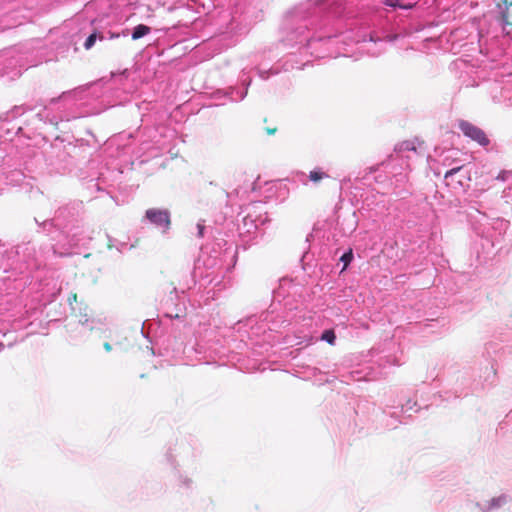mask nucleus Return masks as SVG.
Wrapping results in <instances>:
<instances>
[{
    "label": "nucleus",
    "mask_w": 512,
    "mask_h": 512,
    "mask_svg": "<svg viewBox=\"0 0 512 512\" xmlns=\"http://www.w3.org/2000/svg\"><path fill=\"white\" fill-rule=\"evenodd\" d=\"M263 208L264 206L261 202L250 203L246 206V215L242 219L243 229L246 233H251L266 223L267 216Z\"/></svg>",
    "instance_id": "f257e3e1"
},
{
    "label": "nucleus",
    "mask_w": 512,
    "mask_h": 512,
    "mask_svg": "<svg viewBox=\"0 0 512 512\" xmlns=\"http://www.w3.org/2000/svg\"><path fill=\"white\" fill-rule=\"evenodd\" d=\"M144 219L166 233L171 226V215L168 209L149 208L146 210Z\"/></svg>",
    "instance_id": "f03ea898"
},
{
    "label": "nucleus",
    "mask_w": 512,
    "mask_h": 512,
    "mask_svg": "<svg viewBox=\"0 0 512 512\" xmlns=\"http://www.w3.org/2000/svg\"><path fill=\"white\" fill-rule=\"evenodd\" d=\"M460 131L471 140L477 142L481 146H487L489 144V139L487 138L485 132L479 127L473 125L472 123L461 120L458 124Z\"/></svg>",
    "instance_id": "7ed1b4c3"
},
{
    "label": "nucleus",
    "mask_w": 512,
    "mask_h": 512,
    "mask_svg": "<svg viewBox=\"0 0 512 512\" xmlns=\"http://www.w3.org/2000/svg\"><path fill=\"white\" fill-rule=\"evenodd\" d=\"M469 171L464 166H457L448 170L444 175L446 185L453 188L463 187L466 180H469Z\"/></svg>",
    "instance_id": "20e7f679"
},
{
    "label": "nucleus",
    "mask_w": 512,
    "mask_h": 512,
    "mask_svg": "<svg viewBox=\"0 0 512 512\" xmlns=\"http://www.w3.org/2000/svg\"><path fill=\"white\" fill-rule=\"evenodd\" d=\"M250 70H248L246 67L242 69L241 75H240V81L242 85L244 86V89L240 91L239 89L235 87H230L227 94L230 97L232 101H241L243 100L247 95V89L251 84V78L249 77Z\"/></svg>",
    "instance_id": "39448f33"
},
{
    "label": "nucleus",
    "mask_w": 512,
    "mask_h": 512,
    "mask_svg": "<svg viewBox=\"0 0 512 512\" xmlns=\"http://www.w3.org/2000/svg\"><path fill=\"white\" fill-rule=\"evenodd\" d=\"M510 497L507 494H501L497 497H493L489 502L486 508H482L484 512H490L492 510L498 509L506 505L510 501Z\"/></svg>",
    "instance_id": "423d86ee"
},
{
    "label": "nucleus",
    "mask_w": 512,
    "mask_h": 512,
    "mask_svg": "<svg viewBox=\"0 0 512 512\" xmlns=\"http://www.w3.org/2000/svg\"><path fill=\"white\" fill-rule=\"evenodd\" d=\"M79 323L91 331L100 329V327L103 325L101 319L89 318L87 315H84L82 318H80Z\"/></svg>",
    "instance_id": "0eeeda50"
},
{
    "label": "nucleus",
    "mask_w": 512,
    "mask_h": 512,
    "mask_svg": "<svg viewBox=\"0 0 512 512\" xmlns=\"http://www.w3.org/2000/svg\"><path fill=\"white\" fill-rule=\"evenodd\" d=\"M330 176L328 173H326L322 168H315L314 170L310 171L308 178L311 182L314 184L320 183L324 179H328Z\"/></svg>",
    "instance_id": "6e6552de"
},
{
    "label": "nucleus",
    "mask_w": 512,
    "mask_h": 512,
    "mask_svg": "<svg viewBox=\"0 0 512 512\" xmlns=\"http://www.w3.org/2000/svg\"><path fill=\"white\" fill-rule=\"evenodd\" d=\"M150 27L144 24H139L134 27L131 37L133 40H138L150 33Z\"/></svg>",
    "instance_id": "1a4fd4ad"
},
{
    "label": "nucleus",
    "mask_w": 512,
    "mask_h": 512,
    "mask_svg": "<svg viewBox=\"0 0 512 512\" xmlns=\"http://www.w3.org/2000/svg\"><path fill=\"white\" fill-rule=\"evenodd\" d=\"M23 113L22 107L15 106L10 111L0 114V121H9L21 115Z\"/></svg>",
    "instance_id": "9d476101"
},
{
    "label": "nucleus",
    "mask_w": 512,
    "mask_h": 512,
    "mask_svg": "<svg viewBox=\"0 0 512 512\" xmlns=\"http://www.w3.org/2000/svg\"><path fill=\"white\" fill-rule=\"evenodd\" d=\"M416 152V146L413 141H403L396 145L395 152L397 154H402L404 152Z\"/></svg>",
    "instance_id": "9b49d317"
},
{
    "label": "nucleus",
    "mask_w": 512,
    "mask_h": 512,
    "mask_svg": "<svg viewBox=\"0 0 512 512\" xmlns=\"http://www.w3.org/2000/svg\"><path fill=\"white\" fill-rule=\"evenodd\" d=\"M104 39H105V37H104V35H103V34H99V33H97V32H93L92 34H90V35L86 38V40H85V42H84V48H85L86 50H89V49H91V48L94 46V44H95V42H96L97 40L102 41V40H104Z\"/></svg>",
    "instance_id": "f8f14e48"
},
{
    "label": "nucleus",
    "mask_w": 512,
    "mask_h": 512,
    "mask_svg": "<svg viewBox=\"0 0 512 512\" xmlns=\"http://www.w3.org/2000/svg\"><path fill=\"white\" fill-rule=\"evenodd\" d=\"M320 339L322 341L327 342L330 345H334L335 341H336V335H335L334 330H332V329L324 330Z\"/></svg>",
    "instance_id": "ddd939ff"
},
{
    "label": "nucleus",
    "mask_w": 512,
    "mask_h": 512,
    "mask_svg": "<svg viewBox=\"0 0 512 512\" xmlns=\"http://www.w3.org/2000/svg\"><path fill=\"white\" fill-rule=\"evenodd\" d=\"M353 257L352 249H349L343 253V255L340 257V261L343 263L342 271H344L349 266L353 260Z\"/></svg>",
    "instance_id": "4468645a"
},
{
    "label": "nucleus",
    "mask_w": 512,
    "mask_h": 512,
    "mask_svg": "<svg viewBox=\"0 0 512 512\" xmlns=\"http://www.w3.org/2000/svg\"><path fill=\"white\" fill-rule=\"evenodd\" d=\"M34 221L43 231H50V229L54 226L52 219H47L40 222L37 218H34Z\"/></svg>",
    "instance_id": "2eb2a0df"
},
{
    "label": "nucleus",
    "mask_w": 512,
    "mask_h": 512,
    "mask_svg": "<svg viewBox=\"0 0 512 512\" xmlns=\"http://www.w3.org/2000/svg\"><path fill=\"white\" fill-rule=\"evenodd\" d=\"M257 72H258L259 77L263 80L268 79L270 74L275 75L278 73L277 70H273V69H270V70L257 69Z\"/></svg>",
    "instance_id": "dca6fc26"
},
{
    "label": "nucleus",
    "mask_w": 512,
    "mask_h": 512,
    "mask_svg": "<svg viewBox=\"0 0 512 512\" xmlns=\"http://www.w3.org/2000/svg\"><path fill=\"white\" fill-rule=\"evenodd\" d=\"M509 226V222L504 220V219H496L494 224H493V227L495 229H499V230H506Z\"/></svg>",
    "instance_id": "f3484780"
},
{
    "label": "nucleus",
    "mask_w": 512,
    "mask_h": 512,
    "mask_svg": "<svg viewBox=\"0 0 512 512\" xmlns=\"http://www.w3.org/2000/svg\"><path fill=\"white\" fill-rule=\"evenodd\" d=\"M417 405V403L411 399H408L406 403L402 404L401 409L402 412L408 413L409 411L413 410V408Z\"/></svg>",
    "instance_id": "a211bd4d"
},
{
    "label": "nucleus",
    "mask_w": 512,
    "mask_h": 512,
    "mask_svg": "<svg viewBox=\"0 0 512 512\" xmlns=\"http://www.w3.org/2000/svg\"><path fill=\"white\" fill-rule=\"evenodd\" d=\"M497 180H500V181H507V180H510L512 179V171H501L497 177H496Z\"/></svg>",
    "instance_id": "6ab92c4d"
},
{
    "label": "nucleus",
    "mask_w": 512,
    "mask_h": 512,
    "mask_svg": "<svg viewBox=\"0 0 512 512\" xmlns=\"http://www.w3.org/2000/svg\"><path fill=\"white\" fill-rule=\"evenodd\" d=\"M179 482H180V485L184 488H190L192 485V480L188 476L180 475Z\"/></svg>",
    "instance_id": "aec40b11"
},
{
    "label": "nucleus",
    "mask_w": 512,
    "mask_h": 512,
    "mask_svg": "<svg viewBox=\"0 0 512 512\" xmlns=\"http://www.w3.org/2000/svg\"><path fill=\"white\" fill-rule=\"evenodd\" d=\"M502 197L508 202L512 198V185H509L503 190Z\"/></svg>",
    "instance_id": "412c9836"
},
{
    "label": "nucleus",
    "mask_w": 512,
    "mask_h": 512,
    "mask_svg": "<svg viewBox=\"0 0 512 512\" xmlns=\"http://www.w3.org/2000/svg\"><path fill=\"white\" fill-rule=\"evenodd\" d=\"M204 229H205V226H204L203 221H199L197 223L198 237H203Z\"/></svg>",
    "instance_id": "4be33fe9"
},
{
    "label": "nucleus",
    "mask_w": 512,
    "mask_h": 512,
    "mask_svg": "<svg viewBox=\"0 0 512 512\" xmlns=\"http://www.w3.org/2000/svg\"><path fill=\"white\" fill-rule=\"evenodd\" d=\"M377 43H380L382 45L383 41L381 39H379V38L375 39L373 36H371L368 44L377 45Z\"/></svg>",
    "instance_id": "5701e85b"
},
{
    "label": "nucleus",
    "mask_w": 512,
    "mask_h": 512,
    "mask_svg": "<svg viewBox=\"0 0 512 512\" xmlns=\"http://www.w3.org/2000/svg\"><path fill=\"white\" fill-rule=\"evenodd\" d=\"M82 91L74 90L72 92L63 93L62 97L73 95L74 97H77Z\"/></svg>",
    "instance_id": "b1692460"
},
{
    "label": "nucleus",
    "mask_w": 512,
    "mask_h": 512,
    "mask_svg": "<svg viewBox=\"0 0 512 512\" xmlns=\"http://www.w3.org/2000/svg\"><path fill=\"white\" fill-rule=\"evenodd\" d=\"M368 52L372 55V56H378L381 52H382V49H377V50H370L369 48H367Z\"/></svg>",
    "instance_id": "393cba45"
},
{
    "label": "nucleus",
    "mask_w": 512,
    "mask_h": 512,
    "mask_svg": "<svg viewBox=\"0 0 512 512\" xmlns=\"http://www.w3.org/2000/svg\"><path fill=\"white\" fill-rule=\"evenodd\" d=\"M103 347H104L106 352H110L112 350V347H111V345L108 342H105L103 344Z\"/></svg>",
    "instance_id": "a878e982"
},
{
    "label": "nucleus",
    "mask_w": 512,
    "mask_h": 512,
    "mask_svg": "<svg viewBox=\"0 0 512 512\" xmlns=\"http://www.w3.org/2000/svg\"><path fill=\"white\" fill-rule=\"evenodd\" d=\"M21 75V69H15L12 74V78L19 77Z\"/></svg>",
    "instance_id": "bb28decb"
},
{
    "label": "nucleus",
    "mask_w": 512,
    "mask_h": 512,
    "mask_svg": "<svg viewBox=\"0 0 512 512\" xmlns=\"http://www.w3.org/2000/svg\"><path fill=\"white\" fill-rule=\"evenodd\" d=\"M405 179H406V175H402V174L399 175V180L400 181H403Z\"/></svg>",
    "instance_id": "cd10ccee"
},
{
    "label": "nucleus",
    "mask_w": 512,
    "mask_h": 512,
    "mask_svg": "<svg viewBox=\"0 0 512 512\" xmlns=\"http://www.w3.org/2000/svg\"><path fill=\"white\" fill-rule=\"evenodd\" d=\"M386 4L390 6H394V3L391 0H385Z\"/></svg>",
    "instance_id": "c85d7f7f"
},
{
    "label": "nucleus",
    "mask_w": 512,
    "mask_h": 512,
    "mask_svg": "<svg viewBox=\"0 0 512 512\" xmlns=\"http://www.w3.org/2000/svg\"><path fill=\"white\" fill-rule=\"evenodd\" d=\"M118 35L111 34L110 38L117 37Z\"/></svg>",
    "instance_id": "c756f323"
},
{
    "label": "nucleus",
    "mask_w": 512,
    "mask_h": 512,
    "mask_svg": "<svg viewBox=\"0 0 512 512\" xmlns=\"http://www.w3.org/2000/svg\"><path fill=\"white\" fill-rule=\"evenodd\" d=\"M56 101H57V99H55V98H53V99L51 100V102H52V103H54V102H56Z\"/></svg>",
    "instance_id": "7c9ffc66"
}]
</instances>
